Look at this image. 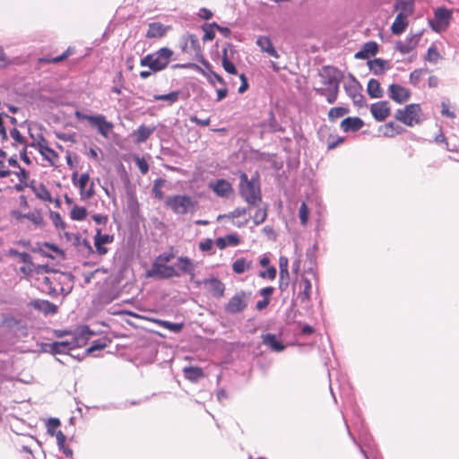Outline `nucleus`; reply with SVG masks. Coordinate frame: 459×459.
I'll return each mask as SVG.
<instances>
[{
	"instance_id": "60",
	"label": "nucleus",
	"mask_w": 459,
	"mask_h": 459,
	"mask_svg": "<svg viewBox=\"0 0 459 459\" xmlns=\"http://www.w3.org/2000/svg\"><path fill=\"white\" fill-rule=\"evenodd\" d=\"M280 274H286L289 272V260L285 256L279 258Z\"/></svg>"
},
{
	"instance_id": "48",
	"label": "nucleus",
	"mask_w": 459,
	"mask_h": 459,
	"mask_svg": "<svg viewBox=\"0 0 459 459\" xmlns=\"http://www.w3.org/2000/svg\"><path fill=\"white\" fill-rule=\"evenodd\" d=\"M165 180L162 178H158L154 181L153 186H152V192L154 194V196L158 200H162L164 198V194L161 191L162 186H164Z\"/></svg>"
},
{
	"instance_id": "35",
	"label": "nucleus",
	"mask_w": 459,
	"mask_h": 459,
	"mask_svg": "<svg viewBox=\"0 0 459 459\" xmlns=\"http://www.w3.org/2000/svg\"><path fill=\"white\" fill-rule=\"evenodd\" d=\"M252 265L251 261H247L244 258H238L232 264V270L236 273H243L245 271L250 269Z\"/></svg>"
},
{
	"instance_id": "4",
	"label": "nucleus",
	"mask_w": 459,
	"mask_h": 459,
	"mask_svg": "<svg viewBox=\"0 0 459 459\" xmlns=\"http://www.w3.org/2000/svg\"><path fill=\"white\" fill-rule=\"evenodd\" d=\"M172 56L173 51L167 47H163L156 52L148 54L144 57L141 58L140 65L147 66L152 72H159L168 66Z\"/></svg>"
},
{
	"instance_id": "36",
	"label": "nucleus",
	"mask_w": 459,
	"mask_h": 459,
	"mask_svg": "<svg viewBox=\"0 0 459 459\" xmlns=\"http://www.w3.org/2000/svg\"><path fill=\"white\" fill-rule=\"evenodd\" d=\"M215 26H217V23L215 22L211 23H204L201 26V29L204 30V34L203 37V40L204 42L211 41L215 38V32L214 30Z\"/></svg>"
},
{
	"instance_id": "10",
	"label": "nucleus",
	"mask_w": 459,
	"mask_h": 459,
	"mask_svg": "<svg viewBox=\"0 0 459 459\" xmlns=\"http://www.w3.org/2000/svg\"><path fill=\"white\" fill-rule=\"evenodd\" d=\"M452 19V13L446 7H438L434 12V20L429 22L431 29L436 32L445 30Z\"/></svg>"
},
{
	"instance_id": "47",
	"label": "nucleus",
	"mask_w": 459,
	"mask_h": 459,
	"mask_svg": "<svg viewBox=\"0 0 459 459\" xmlns=\"http://www.w3.org/2000/svg\"><path fill=\"white\" fill-rule=\"evenodd\" d=\"M349 112V109L342 107L332 108L328 113L329 119L334 121L339 117H343Z\"/></svg>"
},
{
	"instance_id": "22",
	"label": "nucleus",
	"mask_w": 459,
	"mask_h": 459,
	"mask_svg": "<svg viewBox=\"0 0 459 459\" xmlns=\"http://www.w3.org/2000/svg\"><path fill=\"white\" fill-rule=\"evenodd\" d=\"M389 97L399 104L406 102L411 96L408 88H389Z\"/></svg>"
},
{
	"instance_id": "46",
	"label": "nucleus",
	"mask_w": 459,
	"mask_h": 459,
	"mask_svg": "<svg viewBox=\"0 0 459 459\" xmlns=\"http://www.w3.org/2000/svg\"><path fill=\"white\" fill-rule=\"evenodd\" d=\"M19 270L26 277L33 279L36 277L37 266L32 263V261L30 264H24Z\"/></svg>"
},
{
	"instance_id": "28",
	"label": "nucleus",
	"mask_w": 459,
	"mask_h": 459,
	"mask_svg": "<svg viewBox=\"0 0 459 459\" xmlns=\"http://www.w3.org/2000/svg\"><path fill=\"white\" fill-rule=\"evenodd\" d=\"M347 94L351 97L353 103L358 107L366 105L365 99L362 94L363 88H344Z\"/></svg>"
},
{
	"instance_id": "31",
	"label": "nucleus",
	"mask_w": 459,
	"mask_h": 459,
	"mask_svg": "<svg viewBox=\"0 0 459 459\" xmlns=\"http://www.w3.org/2000/svg\"><path fill=\"white\" fill-rule=\"evenodd\" d=\"M395 10H401L400 13L406 14H411L414 11V2L411 0H396L394 4Z\"/></svg>"
},
{
	"instance_id": "7",
	"label": "nucleus",
	"mask_w": 459,
	"mask_h": 459,
	"mask_svg": "<svg viewBox=\"0 0 459 459\" xmlns=\"http://www.w3.org/2000/svg\"><path fill=\"white\" fill-rule=\"evenodd\" d=\"M252 293L239 290L232 296L224 307L227 314L235 315L243 312L248 306Z\"/></svg>"
},
{
	"instance_id": "1",
	"label": "nucleus",
	"mask_w": 459,
	"mask_h": 459,
	"mask_svg": "<svg viewBox=\"0 0 459 459\" xmlns=\"http://www.w3.org/2000/svg\"><path fill=\"white\" fill-rule=\"evenodd\" d=\"M239 195L249 207H257L262 203V193L258 176L248 178L246 173L239 176Z\"/></svg>"
},
{
	"instance_id": "29",
	"label": "nucleus",
	"mask_w": 459,
	"mask_h": 459,
	"mask_svg": "<svg viewBox=\"0 0 459 459\" xmlns=\"http://www.w3.org/2000/svg\"><path fill=\"white\" fill-rule=\"evenodd\" d=\"M34 307L42 311L45 315H54L57 312V306L48 300H36Z\"/></svg>"
},
{
	"instance_id": "49",
	"label": "nucleus",
	"mask_w": 459,
	"mask_h": 459,
	"mask_svg": "<svg viewBox=\"0 0 459 459\" xmlns=\"http://www.w3.org/2000/svg\"><path fill=\"white\" fill-rule=\"evenodd\" d=\"M11 255L17 259L18 262L30 264L32 261L31 255L27 252H19L17 250H11Z\"/></svg>"
},
{
	"instance_id": "45",
	"label": "nucleus",
	"mask_w": 459,
	"mask_h": 459,
	"mask_svg": "<svg viewBox=\"0 0 459 459\" xmlns=\"http://www.w3.org/2000/svg\"><path fill=\"white\" fill-rule=\"evenodd\" d=\"M113 239H114L113 236L108 235V234H102L101 230L98 229L96 235L94 237V244L105 245V244L111 243L113 241Z\"/></svg>"
},
{
	"instance_id": "37",
	"label": "nucleus",
	"mask_w": 459,
	"mask_h": 459,
	"mask_svg": "<svg viewBox=\"0 0 459 459\" xmlns=\"http://www.w3.org/2000/svg\"><path fill=\"white\" fill-rule=\"evenodd\" d=\"M32 190L39 199L52 202L51 194L43 184H40L39 186H34Z\"/></svg>"
},
{
	"instance_id": "9",
	"label": "nucleus",
	"mask_w": 459,
	"mask_h": 459,
	"mask_svg": "<svg viewBox=\"0 0 459 459\" xmlns=\"http://www.w3.org/2000/svg\"><path fill=\"white\" fill-rule=\"evenodd\" d=\"M147 277L157 279H169L179 277L180 273L174 267L161 263H153L152 268L146 273Z\"/></svg>"
},
{
	"instance_id": "6",
	"label": "nucleus",
	"mask_w": 459,
	"mask_h": 459,
	"mask_svg": "<svg viewBox=\"0 0 459 459\" xmlns=\"http://www.w3.org/2000/svg\"><path fill=\"white\" fill-rule=\"evenodd\" d=\"M395 118L408 126L420 125L423 120V113L419 104H409L405 108L398 109Z\"/></svg>"
},
{
	"instance_id": "42",
	"label": "nucleus",
	"mask_w": 459,
	"mask_h": 459,
	"mask_svg": "<svg viewBox=\"0 0 459 459\" xmlns=\"http://www.w3.org/2000/svg\"><path fill=\"white\" fill-rule=\"evenodd\" d=\"M247 212V208H245V207H237L235 210H233L232 212H229V213L219 215L218 216V221H220V220H221L223 218H227V219H230V220H234V219H237L238 217L246 215Z\"/></svg>"
},
{
	"instance_id": "56",
	"label": "nucleus",
	"mask_w": 459,
	"mask_h": 459,
	"mask_svg": "<svg viewBox=\"0 0 459 459\" xmlns=\"http://www.w3.org/2000/svg\"><path fill=\"white\" fill-rule=\"evenodd\" d=\"M60 425V420L56 418H51L47 422V429L48 433L51 436H54L56 432V429Z\"/></svg>"
},
{
	"instance_id": "15",
	"label": "nucleus",
	"mask_w": 459,
	"mask_h": 459,
	"mask_svg": "<svg viewBox=\"0 0 459 459\" xmlns=\"http://www.w3.org/2000/svg\"><path fill=\"white\" fill-rule=\"evenodd\" d=\"M209 186L220 197H229L233 193L231 184L226 179H217L211 182Z\"/></svg>"
},
{
	"instance_id": "27",
	"label": "nucleus",
	"mask_w": 459,
	"mask_h": 459,
	"mask_svg": "<svg viewBox=\"0 0 459 459\" xmlns=\"http://www.w3.org/2000/svg\"><path fill=\"white\" fill-rule=\"evenodd\" d=\"M183 373L185 377L191 382H197L204 377V370L199 367H186Z\"/></svg>"
},
{
	"instance_id": "52",
	"label": "nucleus",
	"mask_w": 459,
	"mask_h": 459,
	"mask_svg": "<svg viewBox=\"0 0 459 459\" xmlns=\"http://www.w3.org/2000/svg\"><path fill=\"white\" fill-rule=\"evenodd\" d=\"M49 217L55 225V227L59 230H64L65 228V224L62 220V217L59 212L50 211Z\"/></svg>"
},
{
	"instance_id": "63",
	"label": "nucleus",
	"mask_w": 459,
	"mask_h": 459,
	"mask_svg": "<svg viewBox=\"0 0 459 459\" xmlns=\"http://www.w3.org/2000/svg\"><path fill=\"white\" fill-rule=\"evenodd\" d=\"M173 257L174 255L171 253H163L160 254L153 263H161L163 264H166L167 263L170 262Z\"/></svg>"
},
{
	"instance_id": "64",
	"label": "nucleus",
	"mask_w": 459,
	"mask_h": 459,
	"mask_svg": "<svg viewBox=\"0 0 459 459\" xmlns=\"http://www.w3.org/2000/svg\"><path fill=\"white\" fill-rule=\"evenodd\" d=\"M11 137L18 143H24L25 138L22 135L20 131L15 127L10 131Z\"/></svg>"
},
{
	"instance_id": "16",
	"label": "nucleus",
	"mask_w": 459,
	"mask_h": 459,
	"mask_svg": "<svg viewBox=\"0 0 459 459\" xmlns=\"http://www.w3.org/2000/svg\"><path fill=\"white\" fill-rule=\"evenodd\" d=\"M299 289L297 298L301 303L307 305L310 302L312 284L306 274L301 275Z\"/></svg>"
},
{
	"instance_id": "34",
	"label": "nucleus",
	"mask_w": 459,
	"mask_h": 459,
	"mask_svg": "<svg viewBox=\"0 0 459 459\" xmlns=\"http://www.w3.org/2000/svg\"><path fill=\"white\" fill-rule=\"evenodd\" d=\"M257 210L255 211L254 216H253V222L255 225L258 226L265 221L267 218V211H268V205L264 204L262 207L257 206Z\"/></svg>"
},
{
	"instance_id": "51",
	"label": "nucleus",
	"mask_w": 459,
	"mask_h": 459,
	"mask_svg": "<svg viewBox=\"0 0 459 459\" xmlns=\"http://www.w3.org/2000/svg\"><path fill=\"white\" fill-rule=\"evenodd\" d=\"M222 66L226 72L230 74H237V69L234 64L229 60L227 56V50H223V57H222Z\"/></svg>"
},
{
	"instance_id": "39",
	"label": "nucleus",
	"mask_w": 459,
	"mask_h": 459,
	"mask_svg": "<svg viewBox=\"0 0 459 459\" xmlns=\"http://www.w3.org/2000/svg\"><path fill=\"white\" fill-rule=\"evenodd\" d=\"M155 323L160 326H162L165 329H168L173 333H179L183 328V324L181 323H172L169 321L157 319Z\"/></svg>"
},
{
	"instance_id": "25",
	"label": "nucleus",
	"mask_w": 459,
	"mask_h": 459,
	"mask_svg": "<svg viewBox=\"0 0 459 459\" xmlns=\"http://www.w3.org/2000/svg\"><path fill=\"white\" fill-rule=\"evenodd\" d=\"M154 130H155V127H148L144 125L140 126L133 133V136L134 137V142L136 143H144L153 134Z\"/></svg>"
},
{
	"instance_id": "32",
	"label": "nucleus",
	"mask_w": 459,
	"mask_h": 459,
	"mask_svg": "<svg viewBox=\"0 0 459 459\" xmlns=\"http://www.w3.org/2000/svg\"><path fill=\"white\" fill-rule=\"evenodd\" d=\"M257 45L261 47L262 50L267 52L270 56L277 57V51L273 48L270 39L268 37H260L257 41Z\"/></svg>"
},
{
	"instance_id": "40",
	"label": "nucleus",
	"mask_w": 459,
	"mask_h": 459,
	"mask_svg": "<svg viewBox=\"0 0 459 459\" xmlns=\"http://www.w3.org/2000/svg\"><path fill=\"white\" fill-rule=\"evenodd\" d=\"M381 131L383 134L386 137H394L396 134H400V126H396L394 122H389L385 124L382 128Z\"/></svg>"
},
{
	"instance_id": "50",
	"label": "nucleus",
	"mask_w": 459,
	"mask_h": 459,
	"mask_svg": "<svg viewBox=\"0 0 459 459\" xmlns=\"http://www.w3.org/2000/svg\"><path fill=\"white\" fill-rule=\"evenodd\" d=\"M71 54V48H68L64 53L57 56H55L53 58L42 57L39 59V61L42 63H58L67 58Z\"/></svg>"
},
{
	"instance_id": "24",
	"label": "nucleus",
	"mask_w": 459,
	"mask_h": 459,
	"mask_svg": "<svg viewBox=\"0 0 459 459\" xmlns=\"http://www.w3.org/2000/svg\"><path fill=\"white\" fill-rule=\"evenodd\" d=\"M176 266H177V270L180 273V275L182 273H187L192 276L194 275L195 264L190 258L186 257V256H180L178 259Z\"/></svg>"
},
{
	"instance_id": "8",
	"label": "nucleus",
	"mask_w": 459,
	"mask_h": 459,
	"mask_svg": "<svg viewBox=\"0 0 459 459\" xmlns=\"http://www.w3.org/2000/svg\"><path fill=\"white\" fill-rule=\"evenodd\" d=\"M182 52L193 55L195 57L203 56L202 48L198 37L193 33H186L180 38Z\"/></svg>"
},
{
	"instance_id": "23",
	"label": "nucleus",
	"mask_w": 459,
	"mask_h": 459,
	"mask_svg": "<svg viewBox=\"0 0 459 459\" xmlns=\"http://www.w3.org/2000/svg\"><path fill=\"white\" fill-rule=\"evenodd\" d=\"M408 26L407 15L399 13L391 26V31L394 35L402 34Z\"/></svg>"
},
{
	"instance_id": "13",
	"label": "nucleus",
	"mask_w": 459,
	"mask_h": 459,
	"mask_svg": "<svg viewBox=\"0 0 459 459\" xmlns=\"http://www.w3.org/2000/svg\"><path fill=\"white\" fill-rule=\"evenodd\" d=\"M171 29L169 25H164L160 22H153L148 24V30L145 38L148 39H161L166 36L167 32Z\"/></svg>"
},
{
	"instance_id": "21",
	"label": "nucleus",
	"mask_w": 459,
	"mask_h": 459,
	"mask_svg": "<svg viewBox=\"0 0 459 459\" xmlns=\"http://www.w3.org/2000/svg\"><path fill=\"white\" fill-rule=\"evenodd\" d=\"M340 126L344 132H357L363 127L364 122L359 117H349L344 118Z\"/></svg>"
},
{
	"instance_id": "58",
	"label": "nucleus",
	"mask_w": 459,
	"mask_h": 459,
	"mask_svg": "<svg viewBox=\"0 0 459 459\" xmlns=\"http://www.w3.org/2000/svg\"><path fill=\"white\" fill-rule=\"evenodd\" d=\"M289 284H290V273L287 272L286 274H280L279 289L281 291H284L288 289Z\"/></svg>"
},
{
	"instance_id": "53",
	"label": "nucleus",
	"mask_w": 459,
	"mask_h": 459,
	"mask_svg": "<svg viewBox=\"0 0 459 459\" xmlns=\"http://www.w3.org/2000/svg\"><path fill=\"white\" fill-rule=\"evenodd\" d=\"M308 213H309L308 208H307L306 203L303 202L299 207V216L300 223L304 226L307 223Z\"/></svg>"
},
{
	"instance_id": "41",
	"label": "nucleus",
	"mask_w": 459,
	"mask_h": 459,
	"mask_svg": "<svg viewBox=\"0 0 459 459\" xmlns=\"http://www.w3.org/2000/svg\"><path fill=\"white\" fill-rule=\"evenodd\" d=\"M361 49L365 53L366 56L369 58L377 53L378 44L376 41H368L362 45Z\"/></svg>"
},
{
	"instance_id": "62",
	"label": "nucleus",
	"mask_w": 459,
	"mask_h": 459,
	"mask_svg": "<svg viewBox=\"0 0 459 459\" xmlns=\"http://www.w3.org/2000/svg\"><path fill=\"white\" fill-rule=\"evenodd\" d=\"M367 91L372 99L382 98L384 96L383 88H367Z\"/></svg>"
},
{
	"instance_id": "12",
	"label": "nucleus",
	"mask_w": 459,
	"mask_h": 459,
	"mask_svg": "<svg viewBox=\"0 0 459 459\" xmlns=\"http://www.w3.org/2000/svg\"><path fill=\"white\" fill-rule=\"evenodd\" d=\"M321 83L325 86H339L342 73L333 66H324L320 72Z\"/></svg>"
},
{
	"instance_id": "43",
	"label": "nucleus",
	"mask_w": 459,
	"mask_h": 459,
	"mask_svg": "<svg viewBox=\"0 0 459 459\" xmlns=\"http://www.w3.org/2000/svg\"><path fill=\"white\" fill-rule=\"evenodd\" d=\"M87 216V210L85 207L75 205L71 210V219L74 221H83Z\"/></svg>"
},
{
	"instance_id": "33",
	"label": "nucleus",
	"mask_w": 459,
	"mask_h": 459,
	"mask_svg": "<svg viewBox=\"0 0 459 459\" xmlns=\"http://www.w3.org/2000/svg\"><path fill=\"white\" fill-rule=\"evenodd\" d=\"M180 95H181V91H171L168 94L154 95L153 99L155 100H163L168 105H172L173 103H175L178 100V99L180 98Z\"/></svg>"
},
{
	"instance_id": "2",
	"label": "nucleus",
	"mask_w": 459,
	"mask_h": 459,
	"mask_svg": "<svg viewBox=\"0 0 459 459\" xmlns=\"http://www.w3.org/2000/svg\"><path fill=\"white\" fill-rule=\"evenodd\" d=\"M48 273L49 268L48 265H37L34 283L41 292L55 298L58 295L55 283L56 282L60 285V282L56 279V273L47 275Z\"/></svg>"
},
{
	"instance_id": "30",
	"label": "nucleus",
	"mask_w": 459,
	"mask_h": 459,
	"mask_svg": "<svg viewBox=\"0 0 459 459\" xmlns=\"http://www.w3.org/2000/svg\"><path fill=\"white\" fill-rule=\"evenodd\" d=\"M38 149L39 152L48 160H51V157H56V153L54 150H52L48 145V142L44 137H40V139L37 143Z\"/></svg>"
},
{
	"instance_id": "14",
	"label": "nucleus",
	"mask_w": 459,
	"mask_h": 459,
	"mask_svg": "<svg viewBox=\"0 0 459 459\" xmlns=\"http://www.w3.org/2000/svg\"><path fill=\"white\" fill-rule=\"evenodd\" d=\"M420 36H421L420 33L414 34L411 36H407L404 39V40H403V41L399 40L396 42L395 49L398 50L402 54L410 53L418 45Z\"/></svg>"
},
{
	"instance_id": "61",
	"label": "nucleus",
	"mask_w": 459,
	"mask_h": 459,
	"mask_svg": "<svg viewBox=\"0 0 459 459\" xmlns=\"http://www.w3.org/2000/svg\"><path fill=\"white\" fill-rule=\"evenodd\" d=\"M90 118V125L98 129L101 126L102 122L105 120V117L103 115L91 116Z\"/></svg>"
},
{
	"instance_id": "11",
	"label": "nucleus",
	"mask_w": 459,
	"mask_h": 459,
	"mask_svg": "<svg viewBox=\"0 0 459 459\" xmlns=\"http://www.w3.org/2000/svg\"><path fill=\"white\" fill-rule=\"evenodd\" d=\"M198 286L204 285V288L211 293L214 298H221L225 292L224 283L216 277H211L204 279L203 281H196Z\"/></svg>"
},
{
	"instance_id": "54",
	"label": "nucleus",
	"mask_w": 459,
	"mask_h": 459,
	"mask_svg": "<svg viewBox=\"0 0 459 459\" xmlns=\"http://www.w3.org/2000/svg\"><path fill=\"white\" fill-rule=\"evenodd\" d=\"M277 274V270L274 266H268L265 271H260L259 276L264 279L274 280Z\"/></svg>"
},
{
	"instance_id": "17",
	"label": "nucleus",
	"mask_w": 459,
	"mask_h": 459,
	"mask_svg": "<svg viewBox=\"0 0 459 459\" xmlns=\"http://www.w3.org/2000/svg\"><path fill=\"white\" fill-rule=\"evenodd\" d=\"M370 111L374 118L379 122L384 121L390 115V108L387 101H379L372 104Z\"/></svg>"
},
{
	"instance_id": "5",
	"label": "nucleus",
	"mask_w": 459,
	"mask_h": 459,
	"mask_svg": "<svg viewBox=\"0 0 459 459\" xmlns=\"http://www.w3.org/2000/svg\"><path fill=\"white\" fill-rule=\"evenodd\" d=\"M91 334V332L89 327L83 326L81 329L80 337L73 338L72 341L54 342L49 344V351L53 354L67 353L79 347L81 345V342H84Z\"/></svg>"
},
{
	"instance_id": "38",
	"label": "nucleus",
	"mask_w": 459,
	"mask_h": 459,
	"mask_svg": "<svg viewBox=\"0 0 459 459\" xmlns=\"http://www.w3.org/2000/svg\"><path fill=\"white\" fill-rule=\"evenodd\" d=\"M77 176V173L73 174V182L74 184L80 188V194L81 195H84V189L90 180V177L88 173H83L80 176L79 179L76 181L75 178Z\"/></svg>"
},
{
	"instance_id": "44",
	"label": "nucleus",
	"mask_w": 459,
	"mask_h": 459,
	"mask_svg": "<svg viewBox=\"0 0 459 459\" xmlns=\"http://www.w3.org/2000/svg\"><path fill=\"white\" fill-rule=\"evenodd\" d=\"M203 65L209 70V73L203 70V74L207 75L208 80L212 84L215 83L214 79L221 84L224 83L223 79L219 74L210 70V65L204 59H203Z\"/></svg>"
},
{
	"instance_id": "20",
	"label": "nucleus",
	"mask_w": 459,
	"mask_h": 459,
	"mask_svg": "<svg viewBox=\"0 0 459 459\" xmlns=\"http://www.w3.org/2000/svg\"><path fill=\"white\" fill-rule=\"evenodd\" d=\"M369 70L376 75L383 74L391 69L392 65L389 61L381 58H375L368 61Z\"/></svg>"
},
{
	"instance_id": "19",
	"label": "nucleus",
	"mask_w": 459,
	"mask_h": 459,
	"mask_svg": "<svg viewBox=\"0 0 459 459\" xmlns=\"http://www.w3.org/2000/svg\"><path fill=\"white\" fill-rule=\"evenodd\" d=\"M263 343L273 351L281 352L285 349V345L274 333H265L261 336Z\"/></svg>"
},
{
	"instance_id": "57",
	"label": "nucleus",
	"mask_w": 459,
	"mask_h": 459,
	"mask_svg": "<svg viewBox=\"0 0 459 459\" xmlns=\"http://www.w3.org/2000/svg\"><path fill=\"white\" fill-rule=\"evenodd\" d=\"M134 161L137 165V167L139 168L141 173L143 175H145L148 173L149 171V164L148 162L144 160V158H140L138 156H136L134 158Z\"/></svg>"
},
{
	"instance_id": "3",
	"label": "nucleus",
	"mask_w": 459,
	"mask_h": 459,
	"mask_svg": "<svg viewBox=\"0 0 459 459\" xmlns=\"http://www.w3.org/2000/svg\"><path fill=\"white\" fill-rule=\"evenodd\" d=\"M166 205L178 215L194 213L198 209V202L187 195H174L166 198Z\"/></svg>"
},
{
	"instance_id": "18",
	"label": "nucleus",
	"mask_w": 459,
	"mask_h": 459,
	"mask_svg": "<svg viewBox=\"0 0 459 459\" xmlns=\"http://www.w3.org/2000/svg\"><path fill=\"white\" fill-rule=\"evenodd\" d=\"M15 218L18 221H22V219H27L31 221L36 227L43 228L45 226L44 219L40 210H34L33 212H30L27 213H22L21 212H15Z\"/></svg>"
},
{
	"instance_id": "26",
	"label": "nucleus",
	"mask_w": 459,
	"mask_h": 459,
	"mask_svg": "<svg viewBox=\"0 0 459 459\" xmlns=\"http://www.w3.org/2000/svg\"><path fill=\"white\" fill-rule=\"evenodd\" d=\"M215 244L220 249H224L228 246L236 247L239 244V238L237 234H229L225 237L218 238Z\"/></svg>"
},
{
	"instance_id": "59",
	"label": "nucleus",
	"mask_w": 459,
	"mask_h": 459,
	"mask_svg": "<svg viewBox=\"0 0 459 459\" xmlns=\"http://www.w3.org/2000/svg\"><path fill=\"white\" fill-rule=\"evenodd\" d=\"M113 128V125L110 122H108L106 119L102 122L100 127H99V132L101 135L107 137L110 131Z\"/></svg>"
},
{
	"instance_id": "55",
	"label": "nucleus",
	"mask_w": 459,
	"mask_h": 459,
	"mask_svg": "<svg viewBox=\"0 0 459 459\" xmlns=\"http://www.w3.org/2000/svg\"><path fill=\"white\" fill-rule=\"evenodd\" d=\"M49 101L48 98L43 97L42 94L36 92L33 95L30 96V100H28V102L31 104H36L38 106L43 105Z\"/></svg>"
}]
</instances>
